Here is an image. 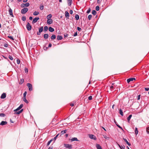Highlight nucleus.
<instances>
[{
  "mask_svg": "<svg viewBox=\"0 0 149 149\" xmlns=\"http://www.w3.org/2000/svg\"><path fill=\"white\" fill-rule=\"evenodd\" d=\"M77 29L79 31H80L81 30V28L79 27H77Z\"/></svg>",
  "mask_w": 149,
  "mask_h": 149,
  "instance_id": "5fc2aeb1",
  "label": "nucleus"
},
{
  "mask_svg": "<svg viewBox=\"0 0 149 149\" xmlns=\"http://www.w3.org/2000/svg\"><path fill=\"white\" fill-rule=\"evenodd\" d=\"M25 71L26 73H27L28 72V69L27 68H25Z\"/></svg>",
  "mask_w": 149,
  "mask_h": 149,
  "instance_id": "3c124183",
  "label": "nucleus"
},
{
  "mask_svg": "<svg viewBox=\"0 0 149 149\" xmlns=\"http://www.w3.org/2000/svg\"><path fill=\"white\" fill-rule=\"evenodd\" d=\"M21 113L20 111H16L15 112V114H19Z\"/></svg>",
  "mask_w": 149,
  "mask_h": 149,
  "instance_id": "c03bdc74",
  "label": "nucleus"
},
{
  "mask_svg": "<svg viewBox=\"0 0 149 149\" xmlns=\"http://www.w3.org/2000/svg\"><path fill=\"white\" fill-rule=\"evenodd\" d=\"M26 28L28 31H30L31 29V26L29 22H28L26 25Z\"/></svg>",
  "mask_w": 149,
  "mask_h": 149,
  "instance_id": "f03ea898",
  "label": "nucleus"
},
{
  "mask_svg": "<svg viewBox=\"0 0 149 149\" xmlns=\"http://www.w3.org/2000/svg\"><path fill=\"white\" fill-rule=\"evenodd\" d=\"M91 12V9L90 8H89L88 9L86 13H89Z\"/></svg>",
  "mask_w": 149,
  "mask_h": 149,
  "instance_id": "de8ad7c7",
  "label": "nucleus"
},
{
  "mask_svg": "<svg viewBox=\"0 0 149 149\" xmlns=\"http://www.w3.org/2000/svg\"><path fill=\"white\" fill-rule=\"evenodd\" d=\"M23 104H21L17 109L14 110L15 112H16L21 109L23 107Z\"/></svg>",
  "mask_w": 149,
  "mask_h": 149,
  "instance_id": "39448f33",
  "label": "nucleus"
},
{
  "mask_svg": "<svg viewBox=\"0 0 149 149\" xmlns=\"http://www.w3.org/2000/svg\"><path fill=\"white\" fill-rule=\"evenodd\" d=\"M95 9L96 10L98 11L99 10V7L98 6H97L95 7Z\"/></svg>",
  "mask_w": 149,
  "mask_h": 149,
  "instance_id": "79ce46f5",
  "label": "nucleus"
},
{
  "mask_svg": "<svg viewBox=\"0 0 149 149\" xmlns=\"http://www.w3.org/2000/svg\"><path fill=\"white\" fill-rule=\"evenodd\" d=\"M52 44H51V43H49V44L48 47H51V46H52Z\"/></svg>",
  "mask_w": 149,
  "mask_h": 149,
  "instance_id": "680f3d73",
  "label": "nucleus"
},
{
  "mask_svg": "<svg viewBox=\"0 0 149 149\" xmlns=\"http://www.w3.org/2000/svg\"><path fill=\"white\" fill-rule=\"evenodd\" d=\"M44 38L47 39L49 37V35L48 34H45L44 35Z\"/></svg>",
  "mask_w": 149,
  "mask_h": 149,
  "instance_id": "6ab92c4d",
  "label": "nucleus"
},
{
  "mask_svg": "<svg viewBox=\"0 0 149 149\" xmlns=\"http://www.w3.org/2000/svg\"><path fill=\"white\" fill-rule=\"evenodd\" d=\"M23 100L25 103L27 104L29 103L28 101L26 99V97H23Z\"/></svg>",
  "mask_w": 149,
  "mask_h": 149,
  "instance_id": "5701e85b",
  "label": "nucleus"
},
{
  "mask_svg": "<svg viewBox=\"0 0 149 149\" xmlns=\"http://www.w3.org/2000/svg\"><path fill=\"white\" fill-rule=\"evenodd\" d=\"M49 30L50 32H53L54 31V29L51 27H49Z\"/></svg>",
  "mask_w": 149,
  "mask_h": 149,
  "instance_id": "aec40b11",
  "label": "nucleus"
},
{
  "mask_svg": "<svg viewBox=\"0 0 149 149\" xmlns=\"http://www.w3.org/2000/svg\"><path fill=\"white\" fill-rule=\"evenodd\" d=\"M8 38H10V39H11L13 40H14V39L13 38L12 36H8Z\"/></svg>",
  "mask_w": 149,
  "mask_h": 149,
  "instance_id": "603ef678",
  "label": "nucleus"
},
{
  "mask_svg": "<svg viewBox=\"0 0 149 149\" xmlns=\"http://www.w3.org/2000/svg\"><path fill=\"white\" fill-rule=\"evenodd\" d=\"M64 145L65 147L69 149H71L72 148V145L68 144H64Z\"/></svg>",
  "mask_w": 149,
  "mask_h": 149,
  "instance_id": "20e7f679",
  "label": "nucleus"
},
{
  "mask_svg": "<svg viewBox=\"0 0 149 149\" xmlns=\"http://www.w3.org/2000/svg\"><path fill=\"white\" fill-rule=\"evenodd\" d=\"M89 137L92 139H93L95 140L96 139V138L95 136L93 134H90L89 135Z\"/></svg>",
  "mask_w": 149,
  "mask_h": 149,
  "instance_id": "423d86ee",
  "label": "nucleus"
},
{
  "mask_svg": "<svg viewBox=\"0 0 149 149\" xmlns=\"http://www.w3.org/2000/svg\"><path fill=\"white\" fill-rule=\"evenodd\" d=\"M43 26H41L39 29V31L40 32H41H41H42L43 31Z\"/></svg>",
  "mask_w": 149,
  "mask_h": 149,
  "instance_id": "b1692460",
  "label": "nucleus"
},
{
  "mask_svg": "<svg viewBox=\"0 0 149 149\" xmlns=\"http://www.w3.org/2000/svg\"><path fill=\"white\" fill-rule=\"evenodd\" d=\"M11 60H13V57L10 55H9L8 57Z\"/></svg>",
  "mask_w": 149,
  "mask_h": 149,
  "instance_id": "a19ab883",
  "label": "nucleus"
},
{
  "mask_svg": "<svg viewBox=\"0 0 149 149\" xmlns=\"http://www.w3.org/2000/svg\"><path fill=\"white\" fill-rule=\"evenodd\" d=\"M9 13L10 15L12 17H13L12 10L10 8L9 9Z\"/></svg>",
  "mask_w": 149,
  "mask_h": 149,
  "instance_id": "9b49d317",
  "label": "nucleus"
},
{
  "mask_svg": "<svg viewBox=\"0 0 149 149\" xmlns=\"http://www.w3.org/2000/svg\"><path fill=\"white\" fill-rule=\"evenodd\" d=\"M20 60L19 59H17V63L18 64H19L20 63Z\"/></svg>",
  "mask_w": 149,
  "mask_h": 149,
  "instance_id": "a18cd8bd",
  "label": "nucleus"
},
{
  "mask_svg": "<svg viewBox=\"0 0 149 149\" xmlns=\"http://www.w3.org/2000/svg\"><path fill=\"white\" fill-rule=\"evenodd\" d=\"M4 46L5 47H8V44H6V43H5L4 44Z\"/></svg>",
  "mask_w": 149,
  "mask_h": 149,
  "instance_id": "6e6d98bb",
  "label": "nucleus"
},
{
  "mask_svg": "<svg viewBox=\"0 0 149 149\" xmlns=\"http://www.w3.org/2000/svg\"><path fill=\"white\" fill-rule=\"evenodd\" d=\"M116 125L117 126V127H118L119 128L121 129V130H123V129L119 125H118V124H116Z\"/></svg>",
  "mask_w": 149,
  "mask_h": 149,
  "instance_id": "864d4df0",
  "label": "nucleus"
},
{
  "mask_svg": "<svg viewBox=\"0 0 149 149\" xmlns=\"http://www.w3.org/2000/svg\"><path fill=\"white\" fill-rule=\"evenodd\" d=\"M70 140L71 141H78L76 137L73 138L72 139H70Z\"/></svg>",
  "mask_w": 149,
  "mask_h": 149,
  "instance_id": "a211bd4d",
  "label": "nucleus"
},
{
  "mask_svg": "<svg viewBox=\"0 0 149 149\" xmlns=\"http://www.w3.org/2000/svg\"><path fill=\"white\" fill-rule=\"evenodd\" d=\"M39 12H37L36 11H35L33 13V15H36L39 14Z\"/></svg>",
  "mask_w": 149,
  "mask_h": 149,
  "instance_id": "7c9ffc66",
  "label": "nucleus"
},
{
  "mask_svg": "<svg viewBox=\"0 0 149 149\" xmlns=\"http://www.w3.org/2000/svg\"><path fill=\"white\" fill-rule=\"evenodd\" d=\"M119 113L120 114V115L122 116H123V113L122 110L121 109H119Z\"/></svg>",
  "mask_w": 149,
  "mask_h": 149,
  "instance_id": "393cba45",
  "label": "nucleus"
},
{
  "mask_svg": "<svg viewBox=\"0 0 149 149\" xmlns=\"http://www.w3.org/2000/svg\"><path fill=\"white\" fill-rule=\"evenodd\" d=\"M135 134L137 135L138 133V129L137 127H136L135 129Z\"/></svg>",
  "mask_w": 149,
  "mask_h": 149,
  "instance_id": "c85d7f7f",
  "label": "nucleus"
},
{
  "mask_svg": "<svg viewBox=\"0 0 149 149\" xmlns=\"http://www.w3.org/2000/svg\"><path fill=\"white\" fill-rule=\"evenodd\" d=\"M70 14H72L73 13V11L72 10H70Z\"/></svg>",
  "mask_w": 149,
  "mask_h": 149,
  "instance_id": "bf43d9fd",
  "label": "nucleus"
},
{
  "mask_svg": "<svg viewBox=\"0 0 149 149\" xmlns=\"http://www.w3.org/2000/svg\"><path fill=\"white\" fill-rule=\"evenodd\" d=\"M97 2L98 3H100V0H97Z\"/></svg>",
  "mask_w": 149,
  "mask_h": 149,
  "instance_id": "0e129e2a",
  "label": "nucleus"
},
{
  "mask_svg": "<svg viewBox=\"0 0 149 149\" xmlns=\"http://www.w3.org/2000/svg\"><path fill=\"white\" fill-rule=\"evenodd\" d=\"M135 80V78H132L127 79V81L128 83H129L131 81H133L134 80Z\"/></svg>",
  "mask_w": 149,
  "mask_h": 149,
  "instance_id": "0eeeda50",
  "label": "nucleus"
},
{
  "mask_svg": "<svg viewBox=\"0 0 149 149\" xmlns=\"http://www.w3.org/2000/svg\"><path fill=\"white\" fill-rule=\"evenodd\" d=\"M146 132L148 134H149V131L148 130H149V127L146 128Z\"/></svg>",
  "mask_w": 149,
  "mask_h": 149,
  "instance_id": "8fccbe9b",
  "label": "nucleus"
},
{
  "mask_svg": "<svg viewBox=\"0 0 149 149\" xmlns=\"http://www.w3.org/2000/svg\"><path fill=\"white\" fill-rule=\"evenodd\" d=\"M64 36L65 37H67L68 36V34H65L64 35Z\"/></svg>",
  "mask_w": 149,
  "mask_h": 149,
  "instance_id": "338daca9",
  "label": "nucleus"
},
{
  "mask_svg": "<svg viewBox=\"0 0 149 149\" xmlns=\"http://www.w3.org/2000/svg\"><path fill=\"white\" fill-rule=\"evenodd\" d=\"M92 17V15H89L88 16V18L89 20L91 19Z\"/></svg>",
  "mask_w": 149,
  "mask_h": 149,
  "instance_id": "4c0bfd02",
  "label": "nucleus"
},
{
  "mask_svg": "<svg viewBox=\"0 0 149 149\" xmlns=\"http://www.w3.org/2000/svg\"><path fill=\"white\" fill-rule=\"evenodd\" d=\"M6 97V93H3L1 95V98L2 99H4Z\"/></svg>",
  "mask_w": 149,
  "mask_h": 149,
  "instance_id": "f8f14e48",
  "label": "nucleus"
},
{
  "mask_svg": "<svg viewBox=\"0 0 149 149\" xmlns=\"http://www.w3.org/2000/svg\"><path fill=\"white\" fill-rule=\"evenodd\" d=\"M26 94H27V92L26 91L23 94V97H26Z\"/></svg>",
  "mask_w": 149,
  "mask_h": 149,
  "instance_id": "ea45409f",
  "label": "nucleus"
},
{
  "mask_svg": "<svg viewBox=\"0 0 149 149\" xmlns=\"http://www.w3.org/2000/svg\"><path fill=\"white\" fill-rule=\"evenodd\" d=\"M29 6V4L28 3H23L21 5V6L22 7H28Z\"/></svg>",
  "mask_w": 149,
  "mask_h": 149,
  "instance_id": "6e6552de",
  "label": "nucleus"
},
{
  "mask_svg": "<svg viewBox=\"0 0 149 149\" xmlns=\"http://www.w3.org/2000/svg\"><path fill=\"white\" fill-rule=\"evenodd\" d=\"M52 17V15L51 14H49L48 15L47 17V19H51Z\"/></svg>",
  "mask_w": 149,
  "mask_h": 149,
  "instance_id": "bb28decb",
  "label": "nucleus"
},
{
  "mask_svg": "<svg viewBox=\"0 0 149 149\" xmlns=\"http://www.w3.org/2000/svg\"><path fill=\"white\" fill-rule=\"evenodd\" d=\"M48 29V27L47 26H45L44 27V30L45 31H47Z\"/></svg>",
  "mask_w": 149,
  "mask_h": 149,
  "instance_id": "f704fd0d",
  "label": "nucleus"
},
{
  "mask_svg": "<svg viewBox=\"0 0 149 149\" xmlns=\"http://www.w3.org/2000/svg\"><path fill=\"white\" fill-rule=\"evenodd\" d=\"M137 100H139L140 98V95H138L137 96Z\"/></svg>",
  "mask_w": 149,
  "mask_h": 149,
  "instance_id": "4d7b16f0",
  "label": "nucleus"
},
{
  "mask_svg": "<svg viewBox=\"0 0 149 149\" xmlns=\"http://www.w3.org/2000/svg\"><path fill=\"white\" fill-rule=\"evenodd\" d=\"M27 86L28 87L29 90L30 91L32 90V86L31 84L30 83H28L27 84Z\"/></svg>",
  "mask_w": 149,
  "mask_h": 149,
  "instance_id": "7ed1b4c3",
  "label": "nucleus"
},
{
  "mask_svg": "<svg viewBox=\"0 0 149 149\" xmlns=\"http://www.w3.org/2000/svg\"><path fill=\"white\" fill-rule=\"evenodd\" d=\"M96 12L95 10H93L92 11V14L94 15H95L96 14Z\"/></svg>",
  "mask_w": 149,
  "mask_h": 149,
  "instance_id": "2f4dec72",
  "label": "nucleus"
},
{
  "mask_svg": "<svg viewBox=\"0 0 149 149\" xmlns=\"http://www.w3.org/2000/svg\"><path fill=\"white\" fill-rule=\"evenodd\" d=\"M96 147L97 149H102L101 146L100 145V144H97L96 145Z\"/></svg>",
  "mask_w": 149,
  "mask_h": 149,
  "instance_id": "dca6fc26",
  "label": "nucleus"
},
{
  "mask_svg": "<svg viewBox=\"0 0 149 149\" xmlns=\"http://www.w3.org/2000/svg\"><path fill=\"white\" fill-rule=\"evenodd\" d=\"M33 18L32 17H30L29 18V19L30 20H32V19Z\"/></svg>",
  "mask_w": 149,
  "mask_h": 149,
  "instance_id": "69168bd1",
  "label": "nucleus"
},
{
  "mask_svg": "<svg viewBox=\"0 0 149 149\" xmlns=\"http://www.w3.org/2000/svg\"><path fill=\"white\" fill-rule=\"evenodd\" d=\"M65 15L66 18H68V19H69V14L68 12L67 11H65Z\"/></svg>",
  "mask_w": 149,
  "mask_h": 149,
  "instance_id": "ddd939ff",
  "label": "nucleus"
},
{
  "mask_svg": "<svg viewBox=\"0 0 149 149\" xmlns=\"http://www.w3.org/2000/svg\"><path fill=\"white\" fill-rule=\"evenodd\" d=\"M145 91H148L149 90V88H145Z\"/></svg>",
  "mask_w": 149,
  "mask_h": 149,
  "instance_id": "052dcab7",
  "label": "nucleus"
},
{
  "mask_svg": "<svg viewBox=\"0 0 149 149\" xmlns=\"http://www.w3.org/2000/svg\"><path fill=\"white\" fill-rule=\"evenodd\" d=\"M77 32H75L74 34V35L73 36H77Z\"/></svg>",
  "mask_w": 149,
  "mask_h": 149,
  "instance_id": "13d9d810",
  "label": "nucleus"
},
{
  "mask_svg": "<svg viewBox=\"0 0 149 149\" xmlns=\"http://www.w3.org/2000/svg\"><path fill=\"white\" fill-rule=\"evenodd\" d=\"M53 140V139H52L50 140V141H48L47 144V146H49Z\"/></svg>",
  "mask_w": 149,
  "mask_h": 149,
  "instance_id": "72a5a7b5",
  "label": "nucleus"
},
{
  "mask_svg": "<svg viewBox=\"0 0 149 149\" xmlns=\"http://www.w3.org/2000/svg\"><path fill=\"white\" fill-rule=\"evenodd\" d=\"M70 105L71 106V107H73L74 105V104L73 103H71L70 104Z\"/></svg>",
  "mask_w": 149,
  "mask_h": 149,
  "instance_id": "774afa93",
  "label": "nucleus"
},
{
  "mask_svg": "<svg viewBox=\"0 0 149 149\" xmlns=\"http://www.w3.org/2000/svg\"><path fill=\"white\" fill-rule=\"evenodd\" d=\"M123 139L124 140V141L126 142V143L128 144V145L129 146H130L131 144L130 143L128 142L127 141V139H126L123 138Z\"/></svg>",
  "mask_w": 149,
  "mask_h": 149,
  "instance_id": "f3484780",
  "label": "nucleus"
},
{
  "mask_svg": "<svg viewBox=\"0 0 149 149\" xmlns=\"http://www.w3.org/2000/svg\"><path fill=\"white\" fill-rule=\"evenodd\" d=\"M57 39L58 40H61L63 39V37L61 36L58 35L57 36Z\"/></svg>",
  "mask_w": 149,
  "mask_h": 149,
  "instance_id": "412c9836",
  "label": "nucleus"
},
{
  "mask_svg": "<svg viewBox=\"0 0 149 149\" xmlns=\"http://www.w3.org/2000/svg\"><path fill=\"white\" fill-rule=\"evenodd\" d=\"M22 19L23 21H25L26 20V17L24 16H23L22 17Z\"/></svg>",
  "mask_w": 149,
  "mask_h": 149,
  "instance_id": "c9c22d12",
  "label": "nucleus"
},
{
  "mask_svg": "<svg viewBox=\"0 0 149 149\" xmlns=\"http://www.w3.org/2000/svg\"><path fill=\"white\" fill-rule=\"evenodd\" d=\"M7 122L6 121H2L0 123V125H3L7 124Z\"/></svg>",
  "mask_w": 149,
  "mask_h": 149,
  "instance_id": "4468645a",
  "label": "nucleus"
},
{
  "mask_svg": "<svg viewBox=\"0 0 149 149\" xmlns=\"http://www.w3.org/2000/svg\"><path fill=\"white\" fill-rule=\"evenodd\" d=\"M5 116V114L1 113H0V116L2 117H4Z\"/></svg>",
  "mask_w": 149,
  "mask_h": 149,
  "instance_id": "e433bc0d",
  "label": "nucleus"
},
{
  "mask_svg": "<svg viewBox=\"0 0 149 149\" xmlns=\"http://www.w3.org/2000/svg\"><path fill=\"white\" fill-rule=\"evenodd\" d=\"M53 21L52 19H47V23L48 24H51L52 23Z\"/></svg>",
  "mask_w": 149,
  "mask_h": 149,
  "instance_id": "9d476101",
  "label": "nucleus"
},
{
  "mask_svg": "<svg viewBox=\"0 0 149 149\" xmlns=\"http://www.w3.org/2000/svg\"><path fill=\"white\" fill-rule=\"evenodd\" d=\"M114 86H110V90H111L113 89H114Z\"/></svg>",
  "mask_w": 149,
  "mask_h": 149,
  "instance_id": "09e8293b",
  "label": "nucleus"
},
{
  "mask_svg": "<svg viewBox=\"0 0 149 149\" xmlns=\"http://www.w3.org/2000/svg\"><path fill=\"white\" fill-rule=\"evenodd\" d=\"M28 10V8H24L22 10L21 12L23 14H25Z\"/></svg>",
  "mask_w": 149,
  "mask_h": 149,
  "instance_id": "f257e3e1",
  "label": "nucleus"
},
{
  "mask_svg": "<svg viewBox=\"0 0 149 149\" xmlns=\"http://www.w3.org/2000/svg\"><path fill=\"white\" fill-rule=\"evenodd\" d=\"M88 99L89 100H91L92 99V96H90L88 97Z\"/></svg>",
  "mask_w": 149,
  "mask_h": 149,
  "instance_id": "49530a36",
  "label": "nucleus"
},
{
  "mask_svg": "<svg viewBox=\"0 0 149 149\" xmlns=\"http://www.w3.org/2000/svg\"><path fill=\"white\" fill-rule=\"evenodd\" d=\"M56 38V36L55 35H53L51 37V38L52 40L55 39Z\"/></svg>",
  "mask_w": 149,
  "mask_h": 149,
  "instance_id": "4be33fe9",
  "label": "nucleus"
},
{
  "mask_svg": "<svg viewBox=\"0 0 149 149\" xmlns=\"http://www.w3.org/2000/svg\"><path fill=\"white\" fill-rule=\"evenodd\" d=\"M66 132H67V130H63L61 132V134H64Z\"/></svg>",
  "mask_w": 149,
  "mask_h": 149,
  "instance_id": "473e14b6",
  "label": "nucleus"
},
{
  "mask_svg": "<svg viewBox=\"0 0 149 149\" xmlns=\"http://www.w3.org/2000/svg\"><path fill=\"white\" fill-rule=\"evenodd\" d=\"M75 18L76 20H78L79 19V16L78 15L76 14L75 16Z\"/></svg>",
  "mask_w": 149,
  "mask_h": 149,
  "instance_id": "a878e982",
  "label": "nucleus"
},
{
  "mask_svg": "<svg viewBox=\"0 0 149 149\" xmlns=\"http://www.w3.org/2000/svg\"><path fill=\"white\" fill-rule=\"evenodd\" d=\"M39 19V18L38 17H36L34 18L32 21V23L34 24L36 23L37 21Z\"/></svg>",
  "mask_w": 149,
  "mask_h": 149,
  "instance_id": "1a4fd4ad",
  "label": "nucleus"
},
{
  "mask_svg": "<svg viewBox=\"0 0 149 149\" xmlns=\"http://www.w3.org/2000/svg\"><path fill=\"white\" fill-rule=\"evenodd\" d=\"M40 33H41V32H40L39 31L37 33V35H40Z\"/></svg>",
  "mask_w": 149,
  "mask_h": 149,
  "instance_id": "e2e57ef3",
  "label": "nucleus"
},
{
  "mask_svg": "<svg viewBox=\"0 0 149 149\" xmlns=\"http://www.w3.org/2000/svg\"><path fill=\"white\" fill-rule=\"evenodd\" d=\"M67 1L68 5L70 6H71L72 3V0H67Z\"/></svg>",
  "mask_w": 149,
  "mask_h": 149,
  "instance_id": "2eb2a0df",
  "label": "nucleus"
},
{
  "mask_svg": "<svg viewBox=\"0 0 149 149\" xmlns=\"http://www.w3.org/2000/svg\"><path fill=\"white\" fill-rule=\"evenodd\" d=\"M40 9L41 10H42L44 9V6L43 5H40Z\"/></svg>",
  "mask_w": 149,
  "mask_h": 149,
  "instance_id": "58836bf2",
  "label": "nucleus"
},
{
  "mask_svg": "<svg viewBox=\"0 0 149 149\" xmlns=\"http://www.w3.org/2000/svg\"><path fill=\"white\" fill-rule=\"evenodd\" d=\"M24 81V79H20V81H19V83L20 84H22Z\"/></svg>",
  "mask_w": 149,
  "mask_h": 149,
  "instance_id": "c756f323",
  "label": "nucleus"
},
{
  "mask_svg": "<svg viewBox=\"0 0 149 149\" xmlns=\"http://www.w3.org/2000/svg\"><path fill=\"white\" fill-rule=\"evenodd\" d=\"M132 117V115H129V116L127 118V120L129 122L130 120V119H131V118Z\"/></svg>",
  "mask_w": 149,
  "mask_h": 149,
  "instance_id": "cd10ccee",
  "label": "nucleus"
},
{
  "mask_svg": "<svg viewBox=\"0 0 149 149\" xmlns=\"http://www.w3.org/2000/svg\"><path fill=\"white\" fill-rule=\"evenodd\" d=\"M104 137L107 139H109V138L105 135H103Z\"/></svg>",
  "mask_w": 149,
  "mask_h": 149,
  "instance_id": "37998d69",
  "label": "nucleus"
}]
</instances>
